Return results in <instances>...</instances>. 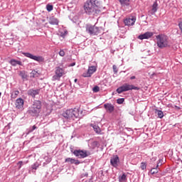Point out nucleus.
<instances>
[{"label":"nucleus","mask_w":182,"mask_h":182,"mask_svg":"<svg viewBox=\"0 0 182 182\" xmlns=\"http://www.w3.org/2000/svg\"><path fill=\"white\" fill-rule=\"evenodd\" d=\"M23 99L18 98L16 100V109H23Z\"/></svg>","instance_id":"2eb2a0df"},{"label":"nucleus","mask_w":182,"mask_h":182,"mask_svg":"<svg viewBox=\"0 0 182 182\" xmlns=\"http://www.w3.org/2000/svg\"><path fill=\"white\" fill-rule=\"evenodd\" d=\"M104 107L107 112H109V113H112V112H114V106L110 103L105 104Z\"/></svg>","instance_id":"dca6fc26"},{"label":"nucleus","mask_w":182,"mask_h":182,"mask_svg":"<svg viewBox=\"0 0 182 182\" xmlns=\"http://www.w3.org/2000/svg\"><path fill=\"white\" fill-rule=\"evenodd\" d=\"M63 116L65 119L75 120V119L79 117V110L76 108L67 109L63 113Z\"/></svg>","instance_id":"39448f33"},{"label":"nucleus","mask_w":182,"mask_h":182,"mask_svg":"<svg viewBox=\"0 0 182 182\" xmlns=\"http://www.w3.org/2000/svg\"><path fill=\"white\" fill-rule=\"evenodd\" d=\"M19 163H22V161H20Z\"/></svg>","instance_id":"c03bdc74"},{"label":"nucleus","mask_w":182,"mask_h":182,"mask_svg":"<svg viewBox=\"0 0 182 182\" xmlns=\"http://www.w3.org/2000/svg\"><path fill=\"white\" fill-rule=\"evenodd\" d=\"M60 56H65V51L63 50H60L59 52Z\"/></svg>","instance_id":"4c0bfd02"},{"label":"nucleus","mask_w":182,"mask_h":182,"mask_svg":"<svg viewBox=\"0 0 182 182\" xmlns=\"http://www.w3.org/2000/svg\"><path fill=\"white\" fill-rule=\"evenodd\" d=\"M85 176H87V174H85Z\"/></svg>","instance_id":"a18cd8bd"},{"label":"nucleus","mask_w":182,"mask_h":182,"mask_svg":"<svg viewBox=\"0 0 182 182\" xmlns=\"http://www.w3.org/2000/svg\"><path fill=\"white\" fill-rule=\"evenodd\" d=\"M42 109V102L39 100H36L33 102L31 107L28 108V113L31 116L36 117L39 116L41 110Z\"/></svg>","instance_id":"f03ea898"},{"label":"nucleus","mask_w":182,"mask_h":182,"mask_svg":"<svg viewBox=\"0 0 182 182\" xmlns=\"http://www.w3.org/2000/svg\"><path fill=\"white\" fill-rule=\"evenodd\" d=\"M157 9H159V4H157V1H155L152 5V13L156 14V12H157Z\"/></svg>","instance_id":"aec40b11"},{"label":"nucleus","mask_w":182,"mask_h":182,"mask_svg":"<svg viewBox=\"0 0 182 182\" xmlns=\"http://www.w3.org/2000/svg\"><path fill=\"white\" fill-rule=\"evenodd\" d=\"M162 164H163V159H159L156 166V168H159V167H160V166H162Z\"/></svg>","instance_id":"f704fd0d"},{"label":"nucleus","mask_w":182,"mask_h":182,"mask_svg":"<svg viewBox=\"0 0 182 182\" xmlns=\"http://www.w3.org/2000/svg\"><path fill=\"white\" fill-rule=\"evenodd\" d=\"M71 21L74 23H76L77 25H79L80 23V21H79V17L77 16H75Z\"/></svg>","instance_id":"393cba45"},{"label":"nucleus","mask_w":182,"mask_h":182,"mask_svg":"<svg viewBox=\"0 0 182 182\" xmlns=\"http://www.w3.org/2000/svg\"><path fill=\"white\" fill-rule=\"evenodd\" d=\"M19 76H21L23 80H25V79H27L28 77V75H26V73L25 71H20Z\"/></svg>","instance_id":"5701e85b"},{"label":"nucleus","mask_w":182,"mask_h":182,"mask_svg":"<svg viewBox=\"0 0 182 182\" xmlns=\"http://www.w3.org/2000/svg\"><path fill=\"white\" fill-rule=\"evenodd\" d=\"M155 113L159 119H163V117H164V113H163V111L161 110L156 109Z\"/></svg>","instance_id":"412c9836"},{"label":"nucleus","mask_w":182,"mask_h":182,"mask_svg":"<svg viewBox=\"0 0 182 182\" xmlns=\"http://www.w3.org/2000/svg\"><path fill=\"white\" fill-rule=\"evenodd\" d=\"M39 93H41V90H39V89H36V90L30 89L27 92V95L28 96H31L33 99H35V97H36V96H38V95H39Z\"/></svg>","instance_id":"ddd939ff"},{"label":"nucleus","mask_w":182,"mask_h":182,"mask_svg":"<svg viewBox=\"0 0 182 182\" xmlns=\"http://www.w3.org/2000/svg\"><path fill=\"white\" fill-rule=\"evenodd\" d=\"M130 79H131V80H133L136 79V76H132V77H130Z\"/></svg>","instance_id":"ea45409f"},{"label":"nucleus","mask_w":182,"mask_h":182,"mask_svg":"<svg viewBox=\"0 0 182 182\" xmlns=\"http://www.w3.org/2000/svg\"><path fill=\"white\" fill-rule=\"evenodd\" d=\"M124 102V98H119L117 100V103H118V105H122V103Z\"/></svg>","instance_id":"473e14b6"},{"label":"nucleus","mask_w":182,"mask_h":182,"mask_svg":"<svg viewBox=\"0 0 182 182\" xmlns=\"http://www.w3.org/2000/svg\"><path fill=\"white\" fill-rule=\"evenodd\" d=\"M86 32L90 35L96 36L100 35V33H103L104 29L102 27H97L96 26H92L90 24H87L86 26Z\"/></svg>","instance_id":"20e7f679"},{"label":"nucleus","mask_w":182,"mask_h":182,"mask_svg":"<svg viewBox=\"0 0 182 182\" xmlns=\"http://www.w3.org/2000/svg\"><path fill=\"white\" fill-rule=\"evenodd\" d=\"M75 63H73L70 66H75Z\"/></svg>","instance_id":"a19ab883"},{"label":"nucleus","mask_w":182,"mask_h":182,"mask_svg":"<svg viewBox=\"0 0 182 182\" xmlns=\"http://www.w3.org/2000/svg\"><path fill=\"white\" fill-rule=\"evenodd\" d=\"M9 63L11 64V66H17V65H18L19 66H22V62L19 60H16L15 59H11L9 61Z\"/></svg>","instance_id":"6ab92c4d"},{"label":"nucleus","mask_w":182,"mask_h":182,"mask_svg":"<svg viewBox=\"0 0 182 182\" xmlns=\"http://www.w3.org/2000/svg\"><path fill=\"white\" fill-rule=\"evenodd\" d=\"M92 90L95 93H97V92L100 90V87H99L98 86H95L93 87Z\"/></svg>","instance_id":"72a5a7b5"},{"label":"nucleus","mask_w":182,"mask_h":182,"mask_svg":"<svg viewBox=\"0 0 182 182\" xmlns=\"http://www.w3.org/2000/svg\"><path fill=\"white\" fill-rule=\"evenodd\" d=\"M91 126H92V127H93V129L95 130V132L96 133H97L98 134H100V128L97 125L91 124Z\"/></svg>","instance_id":"c85d7f7f"},{"label":"nucleus","mask_w":182,"mask_h":182,"mask_svg":"<svg viewBox=\"0 0 182 182\" xmlns=\"http://www.w3.org/2000/svg\"><path fill=\"white\" fill-rule=\"evenodd\" d=\"M156 45L160 49L164 48H170V40L168 37L164 34H159L156 36Z\"/></svg>","instance_id":"7ed1b4c3"},{"label":"nucleus","mask_w":182,"mask_h":182,"mask_svg":"<svg viewBox=\"0 0 182 182\" xmlns=\"http://www.w3.org/2000/svg\"><path fill=\"white\" fill-rule=\"evenodd\" d=\"M140 88L139 87H136L133 85H130L128 83L124 84L122 86L118 87L117 89V93H123V92H129V90H139Z\"/></svg>","instance_id":"423d86ee"},{"label":"nucleus","mask_w":182,"mask_h":182,"mask_svg":"<svg viewBox=\"0 0 182 182\" xmlns=\"http://www.w3.org/2000/svg\"><path fill=\"white\" fill-rule=\"evenodd\" d=\"M159 171H160V168H157V166H156V168H153L151 169L150 173L151 174H157V173H159Z\"/></svg>","instance_id":"a878e982"},{"label":"nucleus","mask_w":182,"mask_h":182,"mask_svg":"<svg viewBox=\"0 0 182 182\" xmlns=\"http://www.w3.org/2000/svg\"><path fill=\"white\" fill-rule=\"evenodd\" d=\"M83 8L87 15H97L100 12V2L98 0H87Z\"/></svg>","instance_id":"f257e3e1"},{"label":"nucleus","mask_w":182,"mask_h":182,"mask_svg":"<svg viewBox=\"0 0 182 182\" xmlns=\"http://www.w3.org/2000/svg\"><path fill=\"white\" fill-rule=\"evenodd\" d=\"M178 26H179V29L181 31V32H182V22H180L179 23H178Z\"/></svg>","instance_id":"58836bf2"},{"label":"nucleus","mask_w":182,"mask_h":182,"mask_svg":"<svg viewBox=\"0 0 182 182\" xmlns=\"http://www.w3.org/2000/svg\"><path fill=\"white\" fill-rule=\"evenodd\" d=\"M18 95H19V91L18 90L13 91L11 95V99H16V97H18Z\"/></svg>","instance_id":"b1692460"},{"label":"nucleus","mask_w":182,"mask_h":182,"mask_svg":"<svg viewBox=\"0 0 182 182\" xmlns=\"http://www.w3.org/2000/svg\"><path fill=\"white\" fill-rule=\"evenodd\" d=\"M126 180H127V176L126 175V173H123L122 176L119 177V181L120 182L126 181Z\"/></svg>","instance_id":"bb28decb"},{"label":"nucleus","mask_w":182,"mask_h":182,"mask_svg":"<svg viewBox=\"0 0 182 182\" xmlns=\"http://www.w3.org/2000/svg\"><path fill=\"white\" fill-rule=\"evenodd\" d=\"M46 9L48 12H50L52 11H53V6L50 5V4H48L46 6Z\"/></svg>","instance_id":"2f4dec72"},{"label":"nucleus","mask_w":182,"mask_h":182,"mask_svg":"<svg viewBox=\"0 0 182 182\" xmlns=\"http://www.w3.org/2000/svg\"><path fill=\"white\" fill-rule=\"evenodd\" d=\"M122 6H129L130 5V0H119Z\"/></svg>","instance_id":"4be33fe9"},{"label":"nucleus","mask_w":182,"mask_h":182,"mask_svg":"<svg viewBox=\"0 0 182 182\" xmlns=\"http://www.w3.org/2000/svg\"><path fill=\"white\" fill-rule=\"evenodd\" d=\"M136 23V17L131 16L129 18H126L124 21V23L127 25V26H133L134 23Z\"/></svg>","instance_id":"f8f14e48"},{"label":"nucleus","mask_w":182,"mask_h":182,"mask_svg":"<svg viewBox=\"0 0 182 182\" xmlns=\"http://www.w3.org/2000/svg\"><path fill=\"white\" fill-rule=\"evenodd\" d=\"M39 77V73L36 70H33L31 73V77Z\"/></svg>","instance_id":"cd10ccee"},{"label":"nucleus","mask_w":182,"mask_h":182,"mask_svg":"<svg viewBox=\"0 0 182 182\" xmlns=\"http://www.w3.org/2000/svg\"><path fill=\"white\" fill-rule=\"evenodd\" d=\"M140 168H141L142 170H146V168H147V164H146V163H144V162H141V163Z\"/></svg>","instance_id":"7c9ffc66"},{"label":"nucleus","mask_w":182,"mask_h":182,"mask_svg":"<svg viewBox=\"0 0 182 182\" xmlns=\"http://www.w3.org/2000/svg\"><path fill=\"white\" fill-rule=\"evenodd\" d=\"M23 55H24L26 58H29L30 59H33V60H36V62H45V58H43L42 56L33 55L30 53H23Z\"/></svg>","instance_id":"6e6552de"},{"label":"nucleus","mask_w":182,"mask_h":182,"mask_svg":"<svg viewBox=\"0 0 182 182\" xmlns=\"http://www.w3.org/2000/svg\"><path fill=\"white\" fill-rule=\"evenodd\" d=\"M65 163H68L69 164H75L76 166L80 164V161H79V160H76L72 158L65 159Z\"/></svg>","instance_id":"f3484780"},{"label":"nucleus","mask_w":182,"mask_h":182,"mask_svg":"<svg viewBox=\"0 0 182 182\" xmlns=\"http://www.w3.org/2000/svg\"><path fill=\"white\" fill-rule=\"evenodd\" d=\"M73 153L74 156L78 157V159H85L90 154L87 151L85 150H75Z\"/></svg>","instance_id":"0eeeda50"},{"label":"nucleus","mask_w":182,"mask_h":182,"mask_svg":"<svg viewBox=\"0 0 182 182\" xmlns=\"http://www.w3.org/2000/svg\"><path fill=\"white\" fill-rule=\"evenodd\" d=\"M1 95H2V93L0 92V97H1Z\"/></svg>","instance_id":"37998d69"},{"label":"nucleus","mask_w":182,"mask_h":182,"mask_svg":"<svg viewBox=\"0 0 182 182\" xmlns=\"http://www.w3.org/2000/svg\"><path fill=\"white\" fill-rule=\"evenodd\" d=\"M74 82L76 83V82H77V79H75Z\"/></svg>","instance_id":"79ce46f5"},{"label":"nucleus","mask_w":182,"mask_h":182,"mask_svg":"<svg viewBox=\"0 0 182 182\" xmlns=\"http://www.w3.org/2000/svg\"><path fill=\"white\" fill-rule=\"evenodd\" d=\"M112 69H113L114 73H117L118 70H117V67L116 65H114L112 66Z\"/></svg>","instance_id":"e433bc0d"},{"label":"nucleus","mask_w":182,"mask_h":182,"mask_svg":"<svg viewBox=\"0 0 182 182\" xmlns=\"http://www.w3.org/2000/svg\"><path fill=\"white\" fill-rule=\"evenodd\" d=\"M65 70H63V68L57 67L55 68V75L53 76V80H58V79H60V77L63 76Z\"/></svg>","instance_id":"1a4fd4ad"},{"label":"nucleus","mask_w":182,"mask_h":182,"mask_svg":"<svg viewBox=\"0 0 182 182\" xmlns=\"http://www.w3.org/2000/svg\"><path fill=\"white\" fill-rule=\"evenodd\" d=\"M38 167H39V164H34L32 166H31V168L33 170H37L38 169Z\"/></svg>","instance_id":"c9c22d12"},{"label":"nucleus","mask_w":182,"mask_h":182,"mask_svg":"<svg viewBox=\"0 0 182 182\" xmlns=\"http://www.w3.org/2000/svg\"><path fill=\"white\" fill-rule=\"evenodd\" d=\"M48 23H50V25H59V20L53 16L50 17L49 21H48Z\"/></svg>","instance_id":"a211bd4d"},{"label":"nucleus","mask_w":182,"mask_h":182,"mask_svg":"<svg viewBox=\"0 0 182 182\" xmlns=\"http://www.w3.org/2000/svg\"><path fill=\"white\" fill-rule=\"evenodd\" d=\"M36 129H38V127H36V126H35V125L30 127L28 131V134H29V133H32V132H33V130H36Z\"/></svg>","instance_id":"c756f323"},{"label":"nucleus","mask_w":182,"mask_h":182,"mask_svg":"<svg viewBox=\"0 0 182 182\" xmlns=\"http://www.w3.org/2000/svg\"><path fill=\"white\" fill-rule=\"evenodd\" d=\"M97 70V68L96 66H90L88 68L87 72L83 73V77H91L92 75L95 73Z\"/></svg>","instance_id":"9d476101"},{"label":"nucleus","mask_w":182,"mask_h":182,"mask_svg":"<svg viewBox=\"0 0 182 182\" xmlns=\"http://www.w3.org/2000/svg\"><path fill=\"white\" fill-rule=\"evenodd\" d=\"M119 161L120 159H119V156L117 155H115L111 158L110 164L111 166H112V167H114L116 168L119 166Z\"/></svg>","instance_id":"9b49d317"},{"label":"nucleus","mask_w":182,"mask_h":182,"mask_svg":"<svg viewBox=\"0 0 182 182\" xmlns=\"http://www.w3.org/2000/svg\"><path fill=\"white\" fill-rule=\"evenodd\" d=\"M153 35H154L153 32L147 31L144 34L139 35L138 36V39H140L141 41H143V39H150V38H151Z\"/></svg>","instance_id":"4468645a"}]
</instances>
